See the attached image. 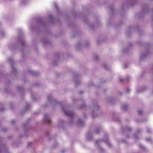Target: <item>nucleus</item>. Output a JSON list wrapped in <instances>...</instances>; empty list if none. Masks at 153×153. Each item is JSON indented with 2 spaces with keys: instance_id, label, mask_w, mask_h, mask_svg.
Returning a JSON list of instances; mask_svg holds the SVG:
<instances>
[{
  "instance_id": "nucleus-10",
  "label": "nucleus",
  "mask_w": 153,
  "mask_h": 153,
  "mask_svg": "<svg viewBox=\"0 0 153 153\" xmlns=\"http://www.w3.org/2000/svg\"><path fill=\"white\" fill-rule=\"evenodd\" d=\"M15 122V121L14 120H13L11 121L12 123H13Z\"/></svg>"
},
{
  "instance_id": "nucleus-8",
  "label": "nucleus",
  "mask_w": 153,
  "mask_h": 153,
  "mask_svg": "<svg viewBox=\"0 0 153 153\" xmlns=\"http://www.w3.org/2000/svg\"><path fill=\"white\" fill-rule=\"evenodd\" d=\"M107 144L108 146H109V147H111V145L109 143H107Z\"/></svg>"
},
{
  "instance_id": "nucleus-7",
  "label": "nucleus",
  "mask_w": 153,
  "mask_h": 153,
  "mask_svg": "<svg viewBox=\"0 0 153 153\" xmlns=\"http://www.w3.org/2000/svg\"><path fill=\"white\" fill-rule=\"evenodd\" d=\"M130 89H126V91L127 92H129L130 91Z\"/></svg>"
},
{
  "instance_id": "nucleus-14",
  "label": "nucleus",
  "mask_w": 153,
  "mask_h": 153,
  "mask_svg": "<svg viewBox=\"0 0 153 153\" xmlns=\"http://www.w3.org/2000/svg\"><path fill=\"white\" fill-rule=\"evenodd\" d=\"M95 132L97 133V131H95Z\"/></svg>"
},
{
  "instance_id": "nucleus-4",
  "label": "nucleus",
  "mask_w": 153,
  "mask_h": 153,
  "mask_svg": "<svg viewBox=\"0 0 153 153\" xmlns=\"http://www.w3.org/2000/svg\"><path fill=\"white\" fill-rule=\"evenodd\" d=\"M51 122V121L49 119H48L46 120V123L48 124H50Z\"/></svg>"
},
{
  "instance_id": "nucleus-11",
  "label": "nucleus",
  "mask_w": 153,
  "mask_h": 153,
  "mask_svg": "<svg viewBox=\"0 0 153 153\" xmlns=\"http://www.w3.org/2000/svg\"><path fill=\"white\" fill-rule=\"evenodd\" d=\"M150 130H147V132H148V133H149V132H150Z\"/></svg>"
},
{
  "instance_id": "nucleus-6",
  "label": "nucleus",
  "mask_w": 153,
  "mask_h": 153,
  "mask_svg": "<svg viewBox=\"0 0 153 153\" xmlns=\"http://www.w3.org/2000/svg\"><path fill=\"white\" fill-rule=\"evenodd\" d=\"M47 114H45V119L46 118H47Z\"/></svg>"
},
{
  "instance_id": "nucleus-2",
  "label": "nucleus",
  "mask_w": 153,
  "mask_h": 153,
  "mask_svg": "<svg viewBox=\"0 0 153 153\" xmlns=\"http://www.w3.org/2000/svg\"><path fill=\"white\" fill-rule=\"evenodd\" d=\"M122 109L123 110H126L127 108V105H123L122 106Z\"/></svg>"
},
{
  "instance_id": "nucleus-1",
  "label": "nucleus",
  "mask_w": 153,
  "mask_h": 153,
  "mask_svg": "<svg viewBox=\"0 0 153 153\" xmlns=\"http://www.w3.org/2000/svg\"><path fill=\"white\" fill-rule=\"evenodd\" d=\"M65 114L69 117H71L73 115V113L71 111H66L64 110Z\"/></svg>"
},
{
  "instance_id": "nucleus-17",
  "label": "nucleus",
  "mask_w": 153,
  "mask_h": 153,
  "mask_svg": "<svg viewBox=\"0 0 153 153\" xmlns=\"http://www.w3.org/2000/svg\"><path fill=\"white\" fill-rule=\"evenodd\" d=\"M48 100H49V97H48Z\"/></svg>"
},
{
  "instance_id": "nucleus-16",
  "label": "nucleus",
  "mask_w": 153,
  "mask_h": 153,
  "mask_svg": "<svg viewBox=\"0 0 153 153\" xmlns=\"http://www.w3.org/2000/svg\"><path fill=\"white\" fill-rule=\"evenodd\" d=\"M129 130L131 131V129H130Z\"/></svg>"
},
{
  "instance_id": "nucleus-9",
  "label": "nucleus",
  "mask_w": 153,
  "mask_h": 153,
  "mask_svg": "<svg viewBox=\"0 0 153 153\" xmlns=\"http://www.w3.org/2000/svg\"><path fill=\"white\" fill-rule=\"evenodd\" d=\"M150 140V139L149 138H147L146 139V140L147 141H148V140Z\"/></svg>"
},
{
  "instance_id": "nucleus-15",
  "label": "nucleus",
  "mask_w": 153,
  "mask_h": 153,
  "mask_svg": "<svg viewBox=\"0 0 153 153\" xmlns=\"http://www.w3.org/2000/svg\"><path fill=\"white\" fill-rule=\"evenodd\" d=\"M62 153H64V152H63V151H62Z\"/></svg>"
},
{
  "instance_id": "nucleus-5",
  "label": "nucleus",
  "mask_w": 153,
  "mask_h": 153,
  "mask_svg": "<svg viewBox=\"0 0 153 153\" xmlns=\"http://www.w3.org/2000/svg\"><path fill=\"white\" fill-rule=\"evenodd\" d=\"M78 123H82V122L81 121V120H78Z\"/></svg>"
},
{
  "instance_id": "nucleus-13",
  "label": "nucleus",
  "mask_w": 153,
  "mask_h": 153,
  "mask_svg": "<svg viewBox=\"0 0 153 153\" xmlns=\"http://www.w3.org/2000/svg\"><path fill=\"white\" fill-rule=\"evenodd\" d=\"M83 93V91H80V94L82 93Z\"/></svg>"
},
{
  "instance_id": "nucleus-3",
  "label": "nucleus",
  "mask_w": 153,
  "mask_h": 153,
  "mask_svg": "<svg viewBox=\"0 0 153 153\" xmlns=\"http://www.w3.org/2000/svg\"><path fill=\"white\" fill-rule=\"evenodd\" d=\"M138 113L139 114L141 115L143 113V111L140 110L138 111Z\"/></svg>"
},
{
  "instance_id": "nucleus-12",
  "label": "nucleus",
  "mask_w": 153,
  "mask_h": 153,
  "mask_svg": "<svg viewBox=\"0 0 153 153\" xmlns=\"http://www.w3.org/2000/svg\"><path fill=\"white\" fill-rule=\"evenodd\" d=\"M31 144V142H29L28 143V145H30Z\"/></svg>"
}]
</instances>
